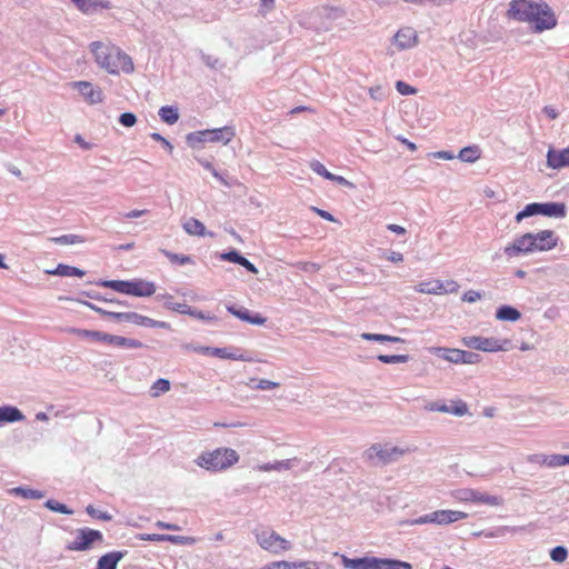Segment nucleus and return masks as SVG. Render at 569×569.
Segmentation results:
<instances>
[{"label": "nucleus", "instance_id": "f257e3e1", "mask_svg": "<svg viewBox=\"0 0 569 569\" xmlns=\"http://www.w3.org/2000/svg\"><path fill=\"white\" fill-rule=\"evenodd\" d=\"M507 17L519 22H528L535 32L550 30L557 26L553 10L543 0H512Z\"/></svg>", "mask_w": 569, "mask_h": 569}, {"label": "nucleus", "instance_id": "f03ea898", "mask_svg": "<svg viewBox=\"0 0 569 569\" xmlns=\"http://www.w3.org/2000/svg\"><path fill=\"white\" fill-rule=\"evenodd\" d=\"M239 453L227 447H220L211 451H203L197 457V466L212 472L223 471L238 463Z\"/></svg>", "mask_w": 569, "mask_h": 569}, {"label": "nucleus", "instance_id": "7ed1b4c3", "mask_svg": "<svg viewBox=\"0 0 569 569\" xmlns=\"http://www.w3.org/2000/svg\"><path fill=\"white\" fill-rule=\"evenodd\" d=\"M538 214L561 219L567 214V206L563 202H531L516 214V221Z\"/></svg>", "mask_w": 569, "mask_h": 569}, {"label": "nucleus", "instance_id": "20e7f679", "mask_svg": "<svg viewBox=\"0 0 569 569\" xmlns=\"http://www.w3.org/2000/svg\"><path fill=\"white\" fill-rule=\"evenodd\" d=\"M402 453L403 450L396 446H381L379 443L372 445L366 451L368 460L372 461V463L376 466H386L391 463L396 461Z\"/></svg>", "mask_w": 569, "mask_h": 569}, {"label": "nucleus", "instance_id": "39448f33", "mask_svg": "<svg viewBox=\"0 0 569 569\" xmlns=\"http://www.w3.org/2000/svg\"><path fill=\"white\" fill-rule=\"evenodd\" d=\"M462 343L470 348L485 352H496L508 350L507 346L510 343L508 339L486 338L480 336H469L462 339Z\"/></svg>", "mask_w": 569, "mask_h": 569}, {"label": "nucleus", "instance_id": "423d86ee", "mask_svg": "<svg viewBox=\"0 0 569 569\" xmlns=\"http://www.w3.org/2000/svg\"><path fill=\"white\" fill-rule=\"evenodd\" d=\"M103 540V536L99 530L91 528H80L73 541H71L66 549L70 551H86L89 550L94 542Z\"/></svg>", "mask_w": 569, "mask_h": 569}, {"label": "nucleus", "instance_id": "0eeeda50", "mask_svg": "<svg viewBox=\"0 0 569 569\" xmlns=\"http://www.w3.org/2000/svg\"><path fill=\"white\" fill-rule=\"evenodd\" d=\"M110 57V64L114 63L117 66L104 68L110 74H119L120 71L128 74L133 72L134 64L131 57L119 47H111Z\"/></svg>", "mask_w": 569, "mask_h": 569}, {"label": "nucleus", "instance_id": "6e6552de", "mask_svg": "<svg viewBox=\"0 0 569 569\" xmlns=\"http://www.w3.org/2000/svg\"><path fill=\"white\" fill-rule=\"evenodd\" d=\"M257 540L261 548L273 553H279L291 548V543L274 531H263L261 533H258Z\"/></svg>", "mask_w": 569, "mask_h": 569}, {"label": "nucleus", "instance_id": "1a4fd4ad", "mask_svg": "<svg viewBox=\"0 0 569 569\" xmlns=\"http://www.w3.org/2000/svg\"><path fill=\"white\" fill-rule=\"evenodd\" d=\"M162 298L166 299L164 308H167L168 310H172V311H176L181 315H188V316L194 317V318H197L199 320H203V321L217 320L216 316L206 315L203 311L194 309L187 303L173 302L172 296L167 295V296H162Z\"/></svg>", "mask_w": 569, "mask_h": 569}, {"label": "nucleus", "instance_id": "9d476101", "mask_svg": "<svg viewBox=\"0 0 569 569\" xmlns=\"http://www.w3.org/2000/svg\"><path fill=\"white\" fill-rule=\"evenodd\" d=\"M533 243L535 242L532 241V233H525L515 239V241L511 244L507 246L505 248V253L510 258L517 257L519 254L532 253L535 252Z\"/></svg>", "mask_w": 569, "mask_h": 569}, {"label": "nucleus", "instance_id": "9b49d317", "mask_svg": "<svg viewBox=\"0 0 569 569\" xmlns=\"http://www.w3.org/2000/svg\"><path fill=\"white\" fill-rule=\"evenodd\" d=\"M139 540L143 541H169L174 545L192 546L198 539L194 537L187 536H174L167 533H140L138 535Z\"/></svg>", "mask_w": 569, "mask_h": 569}, {"label": "nucleus", "instance_id": "f8f14e48", "mask_svg": "<svg viewBox=\"0 0 569 569\" xmlns=\"http://www.w3.org/2000/svg\"><path fill=\"white\" fill-rule=\"evenodd\" d=\"M425 408L428 411L451 413L457 417H462L463 415H466L468 412V406L462 400L451 401V405L435 401V402L428 403Z\"/></svg>", "mask_w": 569, "mask_h": 569}, {"label": "nucleus", "instance_id": "ddd939ff", "mask_svg": "<svg viewBox=\"0 0 569 569\" xmlns=\"http://www.w3.org/2000/svg\"><path fill=\"white\" fill-rule=\"evenodd\" d=\"M202 136L206 137V142L227 144L233 139L236 131L233 127L224 126L217 129L203 130Z\"/></svg>", "mask_w": 569, "mask_h": 569}, {"label": "nucleus", "instance_id": "4468645a", "mask_svg": "<svg viewBox=\"0 0 569 569\" xmlns=\"http://www.w3.org/2000/svg\"><path fill=\"white\" fill-rule=\"evenodd\" d=\"M533 249L536 251H548L553 249L558 243V237L552 230H542L532 233Z\"/></svg>", "mask_w": 569, "mask_h": 569}, {"label": "nucleus", "instance_id": "2eb2a0df", "mask_svg": "<svg viewBox=\"0 0 569 569\" xmlns=\"http://www.w3.org/2000/svg\"><path fill=\"white\" fill-rule=\"evenodd\" d=\"M227 310L238 319L251 325L263 326L267 321L266 317L260 313H252L249 309L242 306L229 305L227 306Z\"/></svg>", "mask_w": 569, "mask_h": 569}, {"label": "nucleus", "instance_id": "dca6fc26", "mask_svg": "<svg viewBox=\"0 0 569 569\" xmlns=\"http://www.w3.org/2000/svg\"><path fill=\"white\" fill-rule=\"evenodd\" d=\"M156 292V284L144 279L128 280L127 295L133 297H150Z\"/></svg>", "mask_w": 569, "mask_h": 569}, {"label": "nucleus", "instance_id": "f3484780", "mask_svg": "<svg viewBox=\"0 0 569 569\" xmlns=\"http://www.w3.org/2000/svg\"><path fill=\"white\" fill-rule=\"evenodd\" d=\"M393 42L399 50H407L418 42L417 32L411 27L401 28L393 36Z\"/></svg>", "mask_w": 569, "mask_h": 569}, {"label": "nucleus", "instance_id": "a211bd4d", "mask_svg": "<svg viewBox=\"0 0 569 569\" xmlns=\"http://www.w3.org/2000/svg\"><path fill=\"white\" fill-rule=\"evenodd\" d=\"M74 88L79 90L81 96L91 104L99 103L103 100L101 89L94 88L91 82L78 81L73 83Z\"/></svg>", "mask_w": 569, "mask_h": 569}, {"label": "nucleus", "instance_id": "6ab92c4d", "mask_svg": "<svg viewBox=\"0 0 569 569\" xmlns=\"http://www.w3.org/2000/svg\"><path fill=\"white\" fill-rule=\"evenodd\" d=\"M547 164L552 169L569 167V147L562 150L550 148L547 153Z\"/></svg>", "mask_w": 569, "mask_h": 569}, {"label": "nucleus", "instance_id": "aec40b11", "mask_svg": "<svg viewBox=\"0 0 569 569\" xmlns=\"http://www.w3.org/2000/svg\"><path fill=\"white\" fill-rule=\"evenodd\" d=\"M463 499L470 500L476 503H485V505H489V506H500V505H502V501H503L502 498H500L498 496H492L487 492H481V491L472 490V489L465 491Z\"/></svg>", "mask_w": 569, "mask_h": 569}, {"label": "nucleus", "instance_id": "412c9836", "mask_svg": "<svg viewBox=\"0 0 569 569\" xmlns=\"http://www.w3.org/2000/svg\"><path fill=\"white\" fill-rule=\"evenodd\" d=\"M187 349H192L200 353H209L211 356L218 357L220 359H231V360H242L247 361L248 358L243 357L242 355H237L233 352H229L227 348H210V347H190L187 346Z\"/></svg>", "mask_w": 569, "mask_h": 569}, {"label": "nucleus", "instance_id": "4be33fe9", "mask_svg": "<svg viewBox=\"0 0 569 569\" xmlns=\"http://www.w3.org/2000/svg\"><path fill=\"white\" fill-rule=\"evenodd\" d=\"M90 48H91V52L93 53L94 56V59H96V62L101 67V68H106V67H116L114 63H111L110 64V51H111V47H107L104 46L102 42L100 41H94L90 44Z\"/></svg>", "mask_w": 569, "mask_h": 569}, {"label": "nucleus", "instance_id": "5701e85b", "mask_svg": "<svg viewBox=\"0 0 569 569\" xmlns=\"http://www.w3.org/2000/svg\"><path fill=\"white\" fill-rule=\"evenodd\" d=\"M128 553L127 550H116L101 556L96 569H117L119 561Z\"/></svg>", "mask_w": 569, "mask_h": 569}, {"label": "nucleus", "instance_id": "b1692460", "mask_svg": "<svg viewBox=\"0 0 569 569\" xmlns=\"http://www.w3.org/2000/svg\"><path fill=\"white\" fill-rule=\"evenodd\" d=\"M74 6L83 13H93L98 9H110L111 4L108 0H71Z\"/></svg>", "mask_w": 569, "mask_h": 569}, {"label": "nucleus", "instance_id": "393cba45", "mask_svg": "<svg viewBox=\"0 0 569 569\" xmlns=\"http://www.w3.org/2000/svg\"><path fill=\"white\" fill-rule=\"evenodd\" d=\"M24 415L20 409L13 406L0 407V426L3 423H13L24 420Z\"/></svg>", "mask_w": 569, "mask_h": 569}, {"label": "nucleus", "instance_id": "a878e982", "mask_svg": "<svg viewBox=\"0 0 569 569\" xmlns=\"http://www.w3.org/2000/svg\"><path fill=\"white\" fill-rule=\"evenodd\" d=\"M467 513L456 510H437L435 511V519L437 525H449L461 519H466Z\"/></svg>", "mask_w": 569, "mask_h": 569}, {"label": "nucleus", "instance_id": "bb28decb", "mask_svg": "<svg viewBox=\"0 0 569 569\" xmlns=\"http://www.w3.org/2000/svg\"><path fill=\"white\" fill-rule=\"evenodd\" d=\"M376 557L348 558L342 557V563L348 569H375Z\"/></svg>", "mask_w": 569, "mask_h": 569}, {"label": "nucleus", "instance_id": "cd10ccee", "mask_svg": "<svg viewBox=\"0 0 569 569\" xmlns=\"http://www.w3.org/2000/svg\"><path fill=\"white\" fill-rule=\"evenodd\" d=\"M108 345H112L120 348H129V349H139L143 347V343L140 340L126 338L116 335H108L107 339Z\"/></svg>", "mask_w": 569, "mask_h": 569}, {"label": "nucleus", "instance_id": "c85d7f7f", "mask_svg": "<svg viewBox=\"0 0 569 569\" xmlns=\"http://www.w3.org/2000/svg\"><path fill=\"white\" fill-rule=\"evenodd\" d=\"M108 319L112 320L114 322L127 321V322H131V323L143 327L144 316L139 315L133 311H129V312L112 311L111 315H108Z\"/></svg>", "mask_w": 569, "mask_h": 569}, {"label": "nucleus", "instance_id": "c756f323", "mask_svg": "<svg viewBox=\"0 0 569 569\" xmlns=\"http://www.w3.org/2000/svg\"><path fill=\"white\" fill-rule=\"evenodd\" d=\"M496 318L500 321L516 322L521 318V312L509 305H502L496 310Z\"/></svg>", "mask_w": 569, "mask_h": 569}, {"label": "nucleus", "instance_id": "7c9ffc66", "mask_svg": "<svg viewBox=\"0 0 569 569\" xmlns=\"http://www.w3.org/2000/svg\"><path fill=\"white\" fill-rule=\"evenodd\" d=\"M375 569H412L411 563L398 559L377 558L375 559Z\"/></svg>", "mask_w": 569, "mask_h": 569}, {"label": "nucleus", "instance_id": "2f4dec72", "mask_svg": "<svg viewBox=\"0 0 569 569\" xmlns=\"http://www.w3.org/2000/svg\"><path fill=\"white\" fill-rule=\"evenodd\" d=\"M431 352L449 362L452 363H460L462 358L460 357V349H451V348H445V347H433L431 349Z\"/></svg>", "mask_w": 569, "mask_h": 569}, {"label": "nucleus", "instance_id": "473e14b6", "mask_svg": "<svg viewBox=\"0 0 569 569\" xmlns=\"http://www.w3.org/2000/svg\"><path fill=\"white\" fill-rule=\"evenodd\" d=\"M49 274L53 276H60V277H83L86 274V271L82 269H79L73 266H68L63 263H59L56 269L48 270Z\"/></svg>", "mask_w": 569, "mask_h": 569}, {"label": "nucleus", "instance_id": "72a5a7b5", "mask_svg": "<svg viewBox=\"0 0 569 569\" xmlns=\"http://www.w3.org/2000/svg\"><path fill=\"white\" fill-rule=\"evenodd\" d=\"M73 335L78 336L79 338L83 339H91L99 342L107 343L108 335L107 332L98 331V330H88V329H78L72 328L70 330Z\"/></svg>", "mask_w": 569, "mask_h": 569}, {"label": "nucleus", "instance_id": "f704fd0d", "mask_svg": "<svg viewBox=\"0 0 569 569\" xmlns=\"http://www.w3.org/2000/svg\"><path fill=\"white\" fill-rule=\"evenodd\" d=\"M480 154H481L480 148L475 144V146H468V147L462 148L459 151L458 158L462 162L473 163L480 158Z\"/></svg>", "mask_w": 569, "mask_h": 569}, {"label": "nucleus", "instance_id": "c9c22d12", "mask_svg": "<svg viewBox=\"0 0 569 569\" xmlns=\"http://www.w3.org/2000/svg\"><path fill=\"white\" fill-rule=\"evenodd\" d=\"M183 229L188 234L202 237L206 234L204 224L196 218H189L183 223Z\"/></svg>", "mask_w": 569, "mask_h": 569}, {"label": "nucleus", "instance_id": "e433bc0d", "mask_svg": "<svg viewBox=\"0 0 569 569\" xmlns=\"http://www.w3.org/2000/svg\"><path fill=\"white\" fill-rule=\"evenodd\" d=\"M160 119L167 124H174L179 120V111L177 107L164 106L159 109Z\"/></svg>", "mask_w": 569, "mask_h": 569}, {"label": "nucleus", "instance_id": "4c0bfd02", "mask_svg": "<svg viewBox=\"0 0 569 569\" xmlns=\"http://www.w3.org/2000/svg\"><path fill=\"white\" fill-rule=\"evenodd\" d=\"M297 459H287V460H281V461H274V462H268V463H263V465H260L258 467L259 470L261 471H281V470H289L293 465V462H296Z\"/></svg>", "mask_w": 569, "mask_h": 569}, {"label": "nucleus", "instance_id": "58836bf2", "mask_svg": "<svg viewBox=\"0 0 569 569\" xmlns=\"http://www.w3.org/2000/svg\"><path fill=\"white\" fill-rule=\"evenodd\" d=\"M94 284L112 289L119 293L127 295L128 280H98Z\"/></svg>", "mask_w": 569, "mask_h": 569}, {"label": "nucleus", "instance_id": "ea45409f", "mask_svg": "<svg viewBox=\"0 0 569 569\" xmlns=\"http://www.w3.org/2000/svg\"><path fill=\"white\" fill-rule=\"evenodd\" d=\"M10 492L14 496H20L26 499H41L44 497V492L41 490H36L27 487H16L10 490Z\"/></svg>", "mask_w": 569, "mask_h": 569}, {"label": "nucleus", "instance_id": "a19ab883", "mask_svg": "<svg viewBox=\"0 0 569 569\" xmlns=\"http://www.w3.org/2000/svg\"><path fill=\"white\" fill-rule=\"evenodd\" d=\"M443 283L439 280L431 282H421L417 287V291L421 293L439 295L442 293Z\"/></svg>", "mask_w": 569, "mask_h": 569}, {"label": "nucleus", "instance_id": "79ce46f5", "mask_svg": "<svg viewBox=\"0 0 569 569\" xmlns=\"http://www.w3.org/2000/svg\"><path fill=\"white\" fill-rule=\"evenodd\" d=\"M80 295L84 296L87 298H90V299H93V300L103 301V302H107V303H112V305H118V306H123V307H128L129 306V303L127 301H122V300H119L117 298L103 297L99 292H96V291H81Z\"/></svg>", "mask_w": 569, "mask_h": 569}, {"label": "nucleus", "instance_id": "37998d69", "mask_svg": "<svg viewBox=\"0 0 569 569\" xmlns=\"http://www.w3.org/2000/svg\"><path fill=\"white\" fill-rule=\"evenodd\" d=\"M361 338L368 341H376V342H403V339L400 337H393L382 333H368L365 332L361 335Z\"/></svg>", "mask_w": 569, "mask_h": 569}, {"label": "nucleus", "instance_id": "c03bdc74", "mask_svg": "<svg viewBox=\"0 0 569 569\" xmlns=\"http://www.w3.org/2000/svg\"><path fill=\"white\" fill-rule=\"evenodd\" d=\"M162 254H164L171 263L174 264H187V263H193V259L191 256L182 254V253H173L171 251H168L166 249L160 250Z\"/></svg>", "mask_w": 569, "mask_h": 569}, {"label": "nucleus", "instance_id": "a18cd8bd", "mask_svg": "<svg viewBox=\"0 0 569 569\" xmlns=\"http://www.w3.org/2000/svg\"><path fill=\"white\" fill-rule=\"evenodd\" d=\"M200 58L202 62L210 69L221 70L226 67V62L221 61L219 58L207 54L202 50L199 51Z\"/></svg>", "mask_w": 569, "mask_h": 569}, {"label": "nucleus", "instance_id": "49530a36", "mask_svg": "<svg viewBox=\"0 0 569 569\" xmlns=\"http://www.w3.org/2000/svg\"><path fill=\"white\" fill-rule=\"evenodd\" d=\"M203 130L193 131L186 136V142L187 144L192 149H198L201 147L202 143L206 142V137L202 136Z\"/></svg>", "mask_w": 569, "mask_h": 569}, {"label": "nucleus", "instance_id": "de8ad7c7", "mask_svg": "<svg viewBox=\"0 0 569 569\" xmlns=\"http://www.w3.org/2000/svg\"><path fill=\"white\" fill-rule=\"evenodd\" d=\"M279 386L278 382L268 379H251L249 383V387L254 390H271Z\"/></svg>", "mask_w": 569, "mask_h": 569}, {"label": "nucleus", "instance_id": "09e8293b", "mask_svg": "<svg viewBox=\"0 0 569 569\" xmlns=\"http://www.w3.org/2000/svg\"><path fill=\"white\" fill-rule=\"evenodd\" d=\"M44 507L51 511L59 512L62 515H72L73 510H71L67 505L61 503L54 499H49L44 502Z\"/></svg>", "mask_w": 569, "mask_h": 569}, {"label": "nucleus", "instance_id": "8fccbe9b", "mask_svg": "<svg viewBox=\"0 0 569 569\" xmlns=\"http://www.w3.org/2000/svg\"><path fill=\"white\" fill-rule=\"evenodd\" d=\"M52 241L57 244H76L84 241L82 236L79 234H63L60 237L52 238Z\"/></svg>", "mask_w": 569, "mask_h": 569}, {"label": "nucleus", "instance_id": "3c124183", "mask_svg": "<svg viewBox=\"0 0 569 569\" xmlns=\"http://www.w3.org/2000/svg\"><path fill=\"white\" fill-rule=\"evenodd\" d=\"M382 363H405L408 362L410 357L408 355H379L377 357Z\"/></svg>", "mask_w": 569, "mask_h": 569}, {"label": "nucleus", "instance_id": "603ef678", "mask_svg": "<svg viewBox=\"0 0 569 569\" xmlns=\"http://www.w3.org/2000/svg\"><path fill=\"white\" fill-rule=\"evenodd\" d=\"M171 383L168 379L159 378L154 381L151 387L152 397H158L160 393L167 392L170 390Z\"/></svg>", "mask_w": 569, "mask_h": 569}, {"label": "nucleus", "instance_id": "864d4df0", "mask_svg": "<svg viewBox=\"0 0 569 569\" xmlns=\"http://www.w3.org/2000/svg\"><path fill=\"white\" fill-rule=\"evenodd\" d=\"M290 569H329L325 563H317L315 561H298L290 562Z\"/></svg>", "mask_w": 569, "mask_h": 569}, {"label": "nucleus", "instance_id": "5fc2aeb1", "mask_svg": "<svg viewBox=\"0 0 569 569\" xmlns=\"http://www.w3.org/2000/svg\"><path fill=\"white\" fill-rule=\"evenodd\" d=\"M86 512L94 519H99V520H103V521L112 520V515L108 513L107 511H101V510L94 508L92 505L87 506Z\"/></svg>", "mask_w": 569, "mask_h": 569}, {"label": "nucleus", "instance_id": "6e6d98bb", "mask_svg": "<svg viewBox=\"0 0 569 569\" xmlns=\"http://www.w3.org/2000/svg\"><path fill=\"white\" fill-rule=\"evenodd\" d=\"M550 558L558 563L563 562L568 558V550L563 546H557L551 549Z\"/></svg>", "mask_w": 569, "mask_h": 569}, {"label": "nucleus", "instance_id": "4d7b16f0", "mask_svg": "<svg viewBox=\"0 0 569 569\" xmlns=\"http://www.w3.org/2000/svg\"><path fill=\"white\" fill-rule=\"evenodd\" d=\"M310 169L317 174L329 180L332 178V173L327 170V168L318 160H312L309 164Z\"/></svg>", "mask_w": 569, "mask_h": 569}, {"label": "nucleus", "instance_id": "13d9d810", "mask_svg": "<svg viewBox=\"0 0 569 569\" xmlns=\"http://www.w3.org/2000/svg\"><path fill=\"white\" fill-rule=\"evenodd\" d=\"M243 256L236 249H231L227 252H222L220 254V259L223 261L232 262L236 264H240V261L242 260Z\"/></svg>", "mask_w": 569, "mask_h": 569}, {"label": "nucleus", "instance_id": "bf43d9fd", "mask_svg": "<svg viewBox=\"0 0 569 569\" xmlns=\"http://www.w3.org/2000/svg\"><path fill=\"white\" fill-rule=\"evenodd\" d=\"M565 455H546V459H543V465L550 468H557L565 466Z\"/></svg>", "mask_w": 569, "mask_h": 569}, {"label": "nucleus", "instance_id": "052dcab7", "mask_svg": "<svg viewBox=\"0 0 569 569\" xmlns=\"http://www.w3.org/2000/svg\"><path fill=\"white\" fill-rule=\"evenodd\" d=\"M460 357L462 358L460 363L473 365L478 363L481 359L479 353L472 351L460 350Z\"/></svg>", "mask_w": 569, "mask_h": 569}, {"label": "nucleus", "instance_id": "680f3d73", "mask_svg": "<svg viewBox=\"0 0 569 569\" xmlns=\"http://www.w3.org/2000/svg\"><path fill=\"white\" fill-rule=\"evenodd\" d=\"M119 123L126 128H131L137 123V116L133 112H123L119 117Z\"/></svg>", "mask_w": 569, "mask_h": 569}, {"label": "nucleus", "instance_id": "e2e57ef3", "mask_svg": "<svg viewBox=\"0 0 569 569\" xmlns=\"http://www.w3.org/2000/svg\"><path fill=\"white\" fill-rule=\"evenodd\" d=\"M396 89L402 96H410L417 92L416 88L401 80L396 82Z\"/></svg>", "mask_w": 569, "mask_h": 569}, {"label": "nucleus", "instance_id": "0e129e2a", "mask_svg": "<svg viewBox=\"0 0 569 569\" xmlns=\"http://www.w3.org/2000/svg\"><path fill=\"white\" fill-rule=\"evenodd\" d=\"M143 327L170 329V323L154 320L144 316Z\"/></svg>", "mask_w": 569, "mask_h": 569}, {"label": "nucleus", "instance_id": "69168bd1", "mask_svg": "<svg viewBox=\"0 0 569 569\" xmlns=\"http://www.w3.org/2000/svg\"><path fill=\"white\" fill-rule=\"evenodd\" d=\"M425 523H436L435 511L423 515V516H420L410 521V525H425Z\"/></svg>", "mask_w": 569, "mask_h": 569}, {"label": "nucleus", "instance_id": "338daca9", "mask_svg": "<svg viewBox=\"0 0 569 569\" xmlns=\"http://www.w3.org/2000/svg\"><path fill=\"white\" fill-rule=\"evenodd\" d=\"M151 139H153L154 141H159L160 144H163V147L166 148V150L169 152V153H172L173 151V146L171 144V142L169 140H167L164 137H162L160 133L158 132H152L150 134Z\"/></svg>", "mask_w": 569, "mask_h": 569}, {"label": "nucleus", "instance_id": "774afa93", "mask_svg": "<svg viewBox=\"0 0 569 569\" xmlns=\"http://www.w3.org/2000/svg\"><path fill=\"white\" fill-rule=\"evenodd\" d=\"M260 569H290V562L289 561H274V562H270L266 566H263L262 568Z\"/></svg>", "mask_w": 569, "mask_h": 569}]
</instances>
